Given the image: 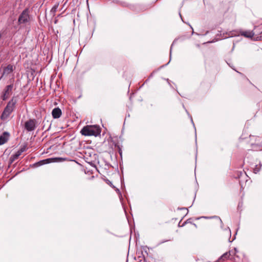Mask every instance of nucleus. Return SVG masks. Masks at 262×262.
<instances>
[{"label":"nucleus","mask_w":262,"mask_h":262,"mask_svg":"<svg viewBox=\"0 0 262 262\" xmlns=\"http://www.w3.org/2000/svg\"><path fill=\"white\" fill-rule=\"evenodd\" d=\"M80 133L85 136L97 137L100 135L101 129L97 125H86L81 129Z\"/></svg>","instance_id":"nucleus-1"},{"label":"nucleus","mask_w":262,"mask_h":262,"mask_svg":"<svg viewBox=\"0 0 262 262\" xmlns=\"http://www.w3.org/2000/svg\"><path fill=\"white\" fill-rule=\"evenodd\" d=\"M15 103V101H13V99L8 102L1 115V118L2 120H5L8 118L12 112Z\"/></svg>","instance_id":"nucleus-2"},{"label":"nucleus","mask_w":262,"mask_h":262,"mask_svg":"<svg viewBox=\"0 0 262 262\" xmlns=\"http://www.w3.org/2000/svg\"><path fill=\"white\" fill-rule=\"evenodd\" d=\"M37 122L35 119H30L25 123V128L28 132L34 130L36 128Z\"/></svg>","instance_id":"nucleus-3"},{"label":"nucleus","mask_w":262,"mask_h":262,"mask_svg":"<svg viewBox=\"0 0 262 262\" xmlns=\"http://www.w3.org/2000/svg\"><path fill=\"white\" fill-rule=\"evenodd\" d=\"M30 19L29 10L28 9H25L18 18V23L19 24H24L29 21Z\"/></svg>","instance_id":"nucleus-4"},{"label":"nucleus","mask_w":262,"mask_h":262,"mask_svg":"<svg viewBox=\"0 0 262 262\" xmlns=\"http://www.w3.org/2000/svg\"><path fill=\"white\" fill-rule=\"evenodd\" d=\"M13 84H10L7 85L4 90L3 94L2 96V98L3 100H7L12 94Z\"/></svg>","instance_id":"nucleus-5"},{"label":"nucleus","mask_w":262,"mask_h":262,"mask_svg":"<svg viewBox=\"0 0 262 262\" xmlns=\"http://www.w3.org/2000/svg\"><path fill=\"white\" fill-rule=\"evenodd\" d=\"M61 114V110L59 107H55L52 111V117L54 119H58L60 118Z\"/></svg>","instance_id":"nucleus-6"},{"label":"nucleus","mask_w":262,"mask_h":262,"mask_svg":"<svg viewBox=\"0 0 262 262\" xmlns=\"http://www.w3.org/2000/svg\"><path fill=\"white\" fill-rule=\"evenodd\" d=\"M9 134L7 132H5L0 136V145L5 143L9 139Z\"/></svg>","instance_id":"nucleus-7"},{"label":"nucleus","mask_w":262,"mask_h":262,"mask_svg":"<svg viewBox=\"0 0 262 262\" xmlns=\"http://www.w3.org/2000/svg\"><path fill=\"white\" fill-rule=\"evenodd\" d=\"M28 77L33 78L35 76V70L32 68V67H27L26 70Z\"/></svg>","instance_id":"nucleus-8"},{"label":"nucleus","mask_w":262,"mask_h":262,"mask_svg":"<svg viewBox=\"0 0 262 262\" xmlns=\"http://www.w3.org/2000/svg\"><path fill=\"white\" fill-rule=\"evenodd\" d=\"M51 162H62L64 161H71L68 158H62V157H56L54 158H51ZM74 161V160H73Z\"/></svg>","instance_id":"nucleus-9"},{"label":"nucleus","mask_w":262,"mask_h":262,"mask_svg":"<svg viewBox=\"0 0 262 262\" xmlns=\"http://www.w3.org/2000/svg\"><path fill=\"white\" fill-rule=\"evenodd\" d=\"M51 160H52L50 158L46 159L45 160H43L41 161H40L38 162H36L33 164L34 167H38L42 165H43L45 164L49 163L51 162Z\"/></svg>","instance_id":"nucleus-10"},{"label":"nucleus","mask_w":262,"mask_h":262,"mask_svg":"<svg viewBox=\"0 0 262 262\" xmlns=\"http://www.w3.org/2000/svg\"><path fill=\"white\" fill-rule=\"evenodd\" d=\"M241 35L247 38H252L254 36V33L252 31H246L242 32Z\"/></svg>","instance_id":"nucleus-11"},{"label":"nucleus","mask_w":262,"mask_h":262,"mask_svg":"<svg viewBox=\"0 0 262 262\" xmlns=\"http://www.w3.org/2000/svg\"><path fill=\"white\" fill-rule=\"evenodd\" d=\"M230 255H231L230 251L225 253L220 257V258L219 259V261H220V260L224 261V260L228 259L229 258Z\"/></svg>","instance_id":"nucleus-12"},{"label":"nucleus","mask_w":262,"mask_h":262,"mask_svg":"<svg viewBox=\"0 0 262 262\" xmlns=\"http://www.w3.org/2000/svg\"><path fill=\"white\" fill-rule=\"evenodd\" d=\"M19 156L15 153L14 154H13L11 156L10 158V163H13L15 160L17 159L18 158Z\"/></svg>","instance_id":"nucleus-13"},{"label":"nucleus","mask_w":262,"mask_h":262,"mask_svg":"<svg viewBox=\"0 0 262 262\" xmlns=\"http://www.w3.org/2000/svg\"><path fill=\"white\" fill-rule=\"evenodd\" d=\"M236 35H237V32L235 31H233L229 32V33L228 34V37H233V36H236Z\"/></svg>","instance_id":"nucleus-14"},{"label":"nucleus","mask_w":262,"mask_h":262,"mask_svg":"<svg viewBox=\"0 0 262 262\" xmlns=\"http://www.w3.org/2000/svg\"><path fill=\"white\" fill-rule=\"evenodd\" d=\"M57 8L58 5H55L54 6H53L51 10V12H52L53 14H54L56 12Z\"/></svg>","instance_id":"nucleus-15"},{"label":"nucleus","mask_w":262,"mask_h":262,"mask_svg":"<svg viewBox=\"0 0 262 262\" xmlns=\"http://www.w3.org/2000/svg\"><path fill=\"white\" fill-rule=\"evenodd\" d=\"M260 168L258 167L257 165H256L255 167L254 168V172L256 173L259 171Z\"/></svg>","instance_id":"nucleus-16"},{"label":"nucleus","mask_w":262,"mask_h":262,"mask_svg":"<svg viewBox=\"0 0 262 262\" xmlns=\"http://www.w3.org/2000/svg\"><path fill=\"white\" fill-rule=\"evenodd\" d=\"M27 147L26 146H24L23 147H21L19 149V150L21 151L23 153V152L25 151L26 150Z\"/></svg>","instance_id":"nucleus-17"},{"label":"nucleus","mask_w":262,"mask_h":262,"mask_svg":"<svg viewBox=\"0 0 262 262\" xmlns=\"http://www.w3.org/2000/svg\"><path fill=\"white\" fill-rule=\"evenodd\" d=\"M171 241V239H166V240H163V241H161L159 242V244H162L166 242H168V241Z\"/></svg>","instance_id":"nucleus-18"},{"label":"nucleus","mask_w":262,"mask_h":262,"mask_svg":"<svg viewBox=\"0 0 262 262\" xmlns=\"http://www.w3.org/2000/svg\"><path fill=\"white\" fill-rule=\"evenodd\" d=\"M16 154L19 157L22 154L21 151L19 149L16 152Z\"/></svg>","instance_id":"nucleus-19"},{"label":"nucleus","mask_w":262,"mask_h":262,"mask_svg":"<svg viewBox=\"0 0 262 262\" xmlns=\"http://www.w3.org/2000/svg\"><path fill=\"white\" fill-rule=\"evenodd\" d=\"M8 69L9 70H10L11 71H12L13 70V67L12 66H11V67H7Z\"/></svg>","instance_id":"nucleus-20"},{"label":"nucleus","mask_w":262,"mask_h":262,"mask_svg":"<svg viewBox=\"0 0 262 262\" xmlns=\"http://www.w3.org/2000/svg\"><path fill=\"white\" fill-rule=\"evenodd\" d=\"M108 183H107V184H108L111 186L114 187V186H113L112 183L110 181L108 180Z\"/></svg>","instance_id":"nucleus-21"},{"label":"nucleus","mask_w":262,"mask_h":262,"mask_svg":"<svg viewBox=\"0 0 262 262\" xmlns=\"http://www.w3.org/2000/svg\"><path fill=\"white\" fill-rule=\"evenodd\" d=\"M165 80L168 82V84L171 86V84L170 83V80L168 79H166Z\"/></svg>","instance_id":"nucleus-22"},{"label":"nucleus","mask_w":262,"mask_h":262,"mask_svg":"<svg viewBox=\"0 0 262 262\" xmlns=\"http://www.w3.org/2000/svg\"><path fill=\"white\" fill-rule=\"evenodd\" d=\"M188 221H189V220H187L186 222H185L183 223V224L182 226H183L185 224H186V223H187L188 222Z\"/></svg>","instance_id":"nucleus-23"},{"label":"nucleus","mask_w":262,"mask_h":262,"mask_svg":"<svg viewBox=\"0 0 262 262\" xmlns=\"http://www.w3.org/2000/svg\"><path fill=\"white\" fill-rule=\"evenodd\" d=\"M119 154H120V155L121 156V154H122V151H121V150L120 148H119Z\"/></svg>","instance_id":"nucleus-24"},{"label":"nucleus","mask_w":262,"mask_h":262,"mask_svg":"<svg viewBox=\"0 0 262 262\" xmlns=\"http://www.w3.org/2000/svg\"><path fill=\"white\" fill-rule=\"evenodd\" d=\"M179 14H180V17H181V19H182V21H183V19H182V16H181V13H179Z\"/></svg>","instance_id":"nucleus-25"},{"label":"nucleus","mask_w":262,"mask_h":262,"mask_svg":"<svg viewBox=\"0 0 262 262\" xmlns=\"http://www.w3.org/2000/svg\"><path fill=\"white\" fill-rule=\"evenodd\" d=\"M173 43H174V42H173V43H172V44L171 45V48H172V47L173 46Z\"/></svg>","instance_id":"nucleus-26"}]
</instances>
